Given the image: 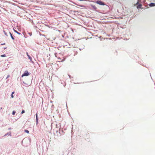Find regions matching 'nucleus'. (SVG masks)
Wrapping results in <instances>:
<instances>
[{
  "instance_id": "27",
  "label": "nucleus",
  "mask_w": 155,
  "mask_h": 155,
  "mask_svg": "<svg viewBox=\"0 0 155 155\" xmlns=\"http://www.w3.org/2000/svg\"><path fill=\"white\" fill-rule=\"evenodd\" d=\"M150 76H151V75H150ZM151 79H152V80H153L152 78V77H151Z\"/></svg>"
},
{
  "instance_id": "18",
  "label": "nucleus",
  "mask_w": 155,
  "mask_h": 155,
  "mask_svg": "<svg viewBox=\"0 0 155 155\" xmlns=\"http://www.w3.org/2000/svg\"><path fill=\"white\" fill-rule=\"evenodd\" d=\"M10 76L9 75H8L7 76V77L6 78V79H7Z\"/></svg>"
},
{
  "instance_id": "8",
  "label": "nucleus",
  "mask_w": 155,
  "mask_h": 155,
  "mask_svg": "<svg viewBox=\"0 0 155 155\" xmlns=\"http://www.w3.org/2000/svg\"><path fill=\"white\" fill-rule=\"evenodd\" d=\"M9 34L10 35V36L12 38V39L13 40H14L15 39V38H14V37H13L12 35V33L10 32H9Z\"/></svg>"
},
{
  "instance_id": "25",
  "label": "nucleus",
  "mask_w": 155,
  "mask_h": 155,
  "mask_svg": "<svg viewBox=\"0 0 155 155\" xmlns=\"http://www.w3.org/2000/svg\"><path fill=\"white\" fill-rule=\"evenodd\" d=\"M2 107H1V108H0V109H2Z\"/></svg>"
},
{
  "instance_id": "14",
  "label": "nucleus",
  "mask_w": 155,
  "mask_h": 155,
  "mask_svg": "<svg viewBox=\"0 0 155 155\" xmlns=\"http://www.w3.org/2000/svg\"><path fill=\"white\" fill-rule=\"evenodd\" d=\"M24 131L27 134H28L29 133V131L27 130H25Z\"/></svg>"
},
{
  "instance_id": "17",
  "label": "nucleus",
  "mask_w": 155,
  "mask_h": 155,
  "mask_svg": "<svg viewBox=\"0 0 155 155\" xmlns=\"http://www.w3.org/2000/svg\"><path fill=\"white\" fill-rule=\"evenodd\" d=\"M25 112V111L24 110H23L21 112V114H23Z\"/></svg>"
},
{
  "instance_id": "1",
  "label": "nucleus",
  "mask_w": 155,
  "mask_h": 155,
  "mask_svg": "<svg viewBox=\"0 0 155 155\" xmlns=\"http://www.w3.org/2000/svg\"><path fill=\"white\" fill-rule=\"evenodd\" d=\"M140 0H138L137 2L136 3V5H138L137 8L138 9L140 8H141L142 6V5L140 4H139V3L140 2Z\"/></svg>"
},
{
  "instance_id": "13",
  "label": "nucleus",
  "mask_w": 155,
  "mask_h": 155,
  "mask_svg": "<svg viewBox=\"0 0 155 155\" xmlns=\"http://www.w3.org/2000/svg\"><path fill=\"white\" fill-rule=\"evenodd\" d=\"M3 32L5 35L6 36H8V35H7V33L5 31H4V30L3 31Z\"/></svg>"
},
{
  "instance_id": "20",
  "label": "nucleus",
  "mask_w": 155,
  "mask_h": 155,
  "mask_svg": "<svg viewBox=\"0 0 155 155\" xmlns=\"http://www.w3.org/2000/svg\"><path fill=\"white\" fill-rule=\"evenodd\" d=\"M79 49L80 51H81L82 50V49L81 48H79Z\"/></svg>"
},
{
  "instance_id": "23",
  "label": "nucleus",
  "mask_w": 155,
  "mask_h": 155,
  "mask_svg": "<svg viewBox=\"0 0 155 155\" xmlns=\"http://www.w3.org/2000/svg\"><path fill=\"white\" fill-rule=\"evenodd\" d=\"M23 83L24 84H25V83L24 81H23Z\"/></svg>"
},
{
  "instance_id": "24",
  "label": "nucleus",
  "mask_w": 155,
  "mask_h": 155,
  "mask_svg": "<svg viewBox=\"0 0 155 155\" xmlns=\"http://www.w3.org/2000/svg\"><path fill=\"white\" fill-rule=\"evenodd\" d=\"M134 5V6L136 5V4H135Z\"/></svg>"
},
{
  "instance_id": "5",
  "label": "nucleus",
  "mask_w": 155,
  "mask_h": 155,
  "mask_svg": "<svg viewBox=\"0 0 155 155\" xmlns=\"http://www.w3.org/2000/svg\"><path fill=\"white\" fill-rule=\"evenodd\" d=\"M26 54L28 56V58L29 59L30 61L32 62V63H33L34 62L32 61V58L31 57V56L28 54V52H26Z\"/></svg>"
},
{
  "instance_id": "31",
  "label": "nucleus",
  "mask_w": 155,
  "mask_h": 155,
  "mask_svg": "<svg viewBox=\"0 0 155 155\" xmlns=\"http://www.w3.org/2000/svg\"><path fill=\"white\" fill-rule=\"evenodd\" d=\"M58 59H61L60 58H58Z\"/></svg>"
},
{
  "instance_id": "28",
  "label": "nucleus",
  "mask_w": 155,
  "mask_h": 155,
  "mask_svg": "<svg viewBox=\"0 0 155 155\" xmlns=\"http://www.w3.org/2000/svg\"><path fill=\"white\" fill-rule=\"evenodd\" d=\"M69 77L70 78V75H69Z\"/></svg>"
},
{
  "instance_id": "10",
  "label": "nucleus",
  "mask_w": 155,
  "mask_h": 155,
  "mask_svg": "<svg viewBox=\"0 0 155 155\" xmlns=\"http://www.w3.org/2000/svg\"><path fill=\"white\" fill-rule=\"evenodd\" d=\"M35 116H36V117L37 124V123H38V115H37V114H36Z\"/></svg>"
},
{
  "instance_id": "15",
  "label": "nucleus",
  "mask_w": 155,
  "mask_h": 155,
  "mask_svg": "<svg viewBox=\"0 0 155 155\" xmlns=\"http://www.w3.org/2000/svg\"><path fill=\"white\" fill-rule=\"evenodd\" d=\"M1 56L2 57H4L6 56L5 54H3L1 55Z\"/></svg>"
},
{
  "instance_id": "26",
  "label": "nucleus",
  "mask_w": 155,
  "mask_h": 155,
  "mask_svg": "<svg viewBox=\"0 0 155 155\" xmlns=\"http://www.w3.org/2000/svg\"><path fill=\"white\" fill-rule=\"evenodd\" d=\"M22 142H23V141H22V142H21V144H22Z\"/></svg>"
},
{
  "instance_id": "6",
  "label": "nucleus",
  "mask_w": 155,
  "mask_h": 155,
  "mask_svg": "<svg viewBox=\"0 0 155 155\" xmlns=\"http://www.w3.org/2000/svg\"><path fill=\"white\" fill-rule=\"evenodd\" d=\"M149 6L150 7L154 6H155V3H150L149 4Z\"/></svg>"
},
{
  "instance_id": "29",
  "label": "nucleus",
  "mask_w": 155,
  "mask_h": 155,
  "mask_svg": "<svg viewBox=\"0 0 155 155\" xmlns=\"http://www.w3.org/2000/svg\"><path fill=\"white\" fill-rule=\"evenodd\" d=\"M42 35V36H45V35Z\"/></svg>"
},
{
  "instance_id": "22",
  "label": "nucleus",
  "mask_w": 155,
  "mask_h": 155,
  "mask_svg": "<svg viewBox=\"0 0 155 155\" xmlns=\"http://www.w3.org/2000/svg\"><path fill=\"white\" fill-rule=\"evenodd\" d=\"M11 128H8V130H11Z\"/></svg>"
},
{
  "instance_id": "3",
  "label": "nucleus",
  "mask_w": 155,
  "mask_h": 155,
  "mask_svg": "<svg viewBox=\"0 0 155 155\" xmlns=\"http://www.w3.org/2000/svg\"><path fill=\"white\" fill-rule=\"evenodd\" d=\"M58 128H57V127H56V128H55V129L54 130V131H56L57 135L58 136H59V135L60 134V129H59V131H58Z\"/></svg>"
},
{
  "instance_id": "21",
  "label": "nucleus",
  "mask_w": 155,
  "mask_h": 155,
  "mask_svg": "<svg viewBox=\"0 0 155 155\" xmlns=\"http://www.w3.org/2000/svg\"><path fill=\"white\" fill-rule=\"evenodd\" d=\"M6 48H6V47L5 48H4V49H6Z\"/></svg>"
},
{
  "instance_id": "30",
  "label": "nucleus",
  "mask_w": 155,
  "mask_h": 155,
  "mask_svg": "<svg viewBox=\"0 0 155 155\" xmlns=\"http://www.w3.org/2000/svg\"><path fill=\"white\" fill-rule=\"evenodd\" d=\"M61 61V62H62V61Z\"/></svg>"
},
{
  "instance_id": "7",
  "label": "nucleus",
  "mask_w": 155,
  "mask_h": 155,
  "mask_svg": "<svg viewBox=\"0 0 155 155\" xmlns=\"http://www.w3.org/2000/svg\"><path fill=\"white\" fill-rule=\"evenodd\" d=\"M9 135L11 136V132H8L7 133L5 134L4 136V137H5L7 135Z\"/></svg>"
},
{
  "instance_id": "9",
  "label": "nucleus",
  "mask_w": 155,
  "mask_h": 155,
  "mask_svg": "<svg viewBox=\"0 0 155 155\" xmlns=\"http://www.w3.org/2000/svg\"><path fill=\"white\" fill-rule=\"evenodd\" d=\"M14 31L15 32V33H17V34H18V35H21V33L18 32V31H17L16 30H15L14 29Z\"/></svg>"
},
{
  "instance_id": "11",
  "label": "nucleus",
  "mask_w": 155,
  "mask_h": 155,
  "mask_svg": "<svg viewBox=\"0 0 155 155\" xmlns=\"http://www.w3.org/2000/svg\"><path fill=\"white\" fill-rule=\"evenodd\" d=\"M91 6L92 7V8L94 10H96L97 9V8L94 5H92Z\"/></svg>"
},
{
  "instance_id": "4",
  "label": "nucleus",
  "mask_w": 155,
  "mask_h": 155,
  "mask_svg": "<svg viewBox=\"0 0 155 155\" xmlns=\"http://www.w3.org/2000/svg\"><path fill=\"white\" fill-rule=\"evenodd\" d=\"M29 75V73L27 71H25L21 76L22 77L24 76H28Z\"/></svg>"
},
{
  "instance_id": "19",
  "label": "nucleus",
  "mask_w": 155,
  "mask_h": 155,
  "mask_svg": "<svg viewBox=\"0 0 155 155\" xmlns=\"http://www.w3.org/2000/svg\"><path fill=\"white\" fill-rule=\"evenodd\" d=\"M5 43H4L1 44V45H5Z\"/></svg>"
},
{
  "instance_id": "2",
  "label": "nucleus",
  "mask_w": 155,
  "mask_h": 155,
  "mask_svg": "<svg viewBox=\"0 0 155 155\" xmlns=\"http://www.w3.org/2000/svg\"><path fill=\"white\" fill-rule=\"evenodd\" d=\"M96 3L97 4L101 5H105V4L104 2L100 1L98 0L97 1Z\"/></svg>"
},
{
  "instance_id": "16",
  "label": "nucleus",
  "mask_w": 155,
  "mask_h": 155,
  "mask_svg": "<svg viewBox=\"0 0 155 155\" xmlns=\"http://www.w3.org/2000/svg\"><path fill=\"white\" fill-rule=\"evenodd\" d=\"M15 112H16L15 111H14V110L12 112V115H15Z\"/></svg>"
},
{
  "instance_id": "12",
  "label": "nucleus",
  "mask_w": 155,
  "mask_h": 155,
  "mask_svg": "<svg viewBox=\"0 0 155 155\" xmlns=\"http://www.w3.org/2000/svg\"><path fill=\"white\" fill-rule=\"evenodd\" d=\"M14 92L13 91L12 92L11 94V97L12 98H13L14 97V96L13 95V94L14 93Z\"/></svg>"
}]
</instances>
